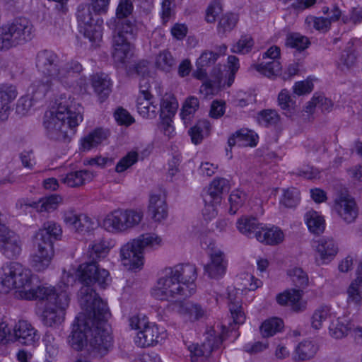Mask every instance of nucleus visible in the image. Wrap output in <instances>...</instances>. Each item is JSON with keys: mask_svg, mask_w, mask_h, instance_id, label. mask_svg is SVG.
<instances>
[{"mask_svg": "<svg viewBox=\"0 0 362 362\" xmlns=\"http://www.w3.org/2000/svg\"><path fill=\"white\" fill-rule=\"evenodd\" d=\"M34 276L30 269L18 262L4 265L0 270V290L8 293L12 288L18 290L17 296L25 300H47L42 313V321L48 327L60 324L64 320V310L69 304L66 289L33 286Z\"/></svg>", "mask_w": 362, "mask_h": 362, "instance_id": "1", "label": "nucleus"}, {"mask_svg": "<svg viewBox=\"0 0 362 362\" xmlns=\"http://www.w3.org/2000/svg\"><path fill=\"white\" fill-rule=\"evenodd\" d=\"M35 66L45 79L35 81L33 83V91L45 97L52 86V81L57 80L66 86H73L74 79L83 71L80 62L71 59L62 60L54 52L49 49L40 50L37 53Z\"/></svg>", "mask_w": 362, "mask_h": 362, "instance_id": "2", "label": "nucleus"}, {"mask_svg": "<svg viewBox=\"0 0 362 362\" xmlns=\"http://www.w3.org/2000/svg\"><path fill=\"white\" fill-rule=\"evenodd\" d=\"M83 107L70 97L61 98L55 110L46 112L43 124L52 140L69 141L75 129L83 120Z\"/></svg>", "mask_w": 362, "mask_h": 362, "instance_id": "3", "label": "nucleus"}, {"mask_svg": "<svg viewBox=\"0 0 362 362\" xmlns=\"http://www.w3.org/2000/svg\"><path fill=\"white\" fill-rule=\"evenodd\" d=\"M132 11L133 4L130 0H119L112 34V55L115 62L122 64L131 55V51L134 48L132 41L137 35L134 22L127 18Z\"/></svg>", "mask_w": 362, "mask_h": 362, "instance_id": "4", "label": "nucleus"}, {"mask_svg": "<svg viewBox=\"0 0 362 362\" xmlns=\"http://www.w3.org/2000/svg\"><path fill=\"white\" fill-rule=\"evenodd\" d=\"M95 307L89 308L90 316L94 325H90L88 351L94 358L106 355L112 345V337L106 328V322L110 315L107 303L96 301Z\"/></svg>", "mask_w": 362, "mask_h": 362, "instance_id": "5", "label": "nucleus"}, {"mask_svg": "<svg viewBox=\"0 0 362 362\" xmlns=\"http://www.w3.org/2000/svg\"><path fill=\"white\" fill-rule=\"evenodd\" d=\"M77 276L83 286L79 291L78 298L81 306L85 310L95 307L96 301H103L91 286L98 284L105 288L110 282L109 272L98 267L95 261L81 264L77 270Z\"/></svg>", "mask_w": 362, "mask_h": 362, "instance_id": "6", "label": "nucleus"}, {"mask_svg": "<svg viewBox=\"0 0 362 362\" xmlns=\"http://www.w3.org/2000/svg\"><path fill=\"white\" fill-rule=\"evenodd\" d=\"M61 226L52 221L42 225L34 237L37 250L31 255L30 265L37 272H43L49 267L54 256L53 243L62 235Z\"/></svg>", "mask_w": 362, "mask_h": 362, "instance_id": "7", "label": "nucleus"}, {"mask_svg": "<svg viewBox=\"0 0 362 362\" xmlns=\"http://www.w3.org/2000/svg\"><path fill=\"white\" fill-rule=\"evenodd\" d=\"M162 245L163 240L157 234L153 233L141 234L121 247V262L129 269H139L144 264V252L156 250Z\"/></svg>", "mask_w": 362, "mask_h": 362, "instance_id": "8", "label": "nucleus"}, {"mask_svg": "<svg viewBox=\"0 0 362 362\" xmlns=\"http://www.w3.org/2000/svg\"><path fill=\"white\" fill-rule=\"evenodd\" d=\"M181 273L179 269H170L165 276L158 280L151 295L159 300L169 301L166 309L169 312L181 313Z\"/></svg>", "mask_w": 362, "mask_h": 362, "instance_id": "9", "label": "nucleus"}, {"mask_svg": "<svg viewBox=\"0 0 362 362\" xmlns=\"http://www.w3.org/2000/svg\"><path fill=\"white\" fill-rule=\"evenodd\" d=\"M33 26L26 18H16L0 27V50L23 45L33 38Z\"/></svg>", "mask_w": 362, "mask_h": 362, "instance_id": "10", "label": "nucleus"}, {"mask_svg": "<svg viewBox=\"0 0 362 362\" xmlns=\"http://www.w3.org/2000/svg\"><path fill=\"white\" fill-rule=\"evenodd\" d=\"M90 1L92 9L95 13L94 15L92 13L90 7L79 6L77 11V19L80 33H83L84 37L90 42H95L102 37L103 20L99 18L98 14L105 13L108 5L104 11H98L94 9L92 1Z\"/></svg>", "mask_w": 362, "mask_h": 362, "instance_id": "11", "label": "nucleus"}, {"mask_svg": "<svg viewBox=\"0 0 362 362\" xmlns=\"http://www.w3.org/2000/svg\"><path fill=\"white\" fill-rule=\"evenodd\" d=\"M230 188L228 180L223 177H216L204 191L202 197L205 206L202 213L205 219H211L216 216V204L221 202L222 194L228 192Z\"/></svg>", "mask_w": 362, "mask_h": 362, "instance_id": "12", "label": "nucleus"}, {"mask_svg": "<svg viewBox=\"0 0 362 362\" xmlns=\"http://www.w3.org/2000/svg\"><path fill=\"white\" fill-rule=\"evenodd\" d=\"M85 313H79L72 324V330L68 337L69 346L77 351H81L85 345L88 346L90 325H94V320L90 316V309Z\"/></svg>", "mask_w": 362, "mask_h": 362, "instance_id": "13", "label": "nucleus"}, {"mask_svg": "<svg viewBox=\"0 0 362 362\" xmlns=\"http://www.w3.org/2000/svg\"><path fill=\"white\" fill-rule=\"evenodd\" d=\"M11 342L18 341L25 346H34L40 339V334L30 323L20 320L10 333Z\"/></svg>", "mask_w": 362, "mask_h": 362, "instance_id": "14", "label": "nucleus"}, {"mask_svg": "<svg viewBox=\"0 0 362 362\" xmlns=\"http://www.w3.org/2000/svg\"><path fill=\"white\" fill-rule=\"evenodd\" d=\"M22 250V242L18 235L8 229L0 233V251L8 259L18 257Z\"/></svg>", "mask_w": 362, "mask_h": 362, "instance_id": "15", "label": "nucleus"}, {"mask_svg": "<svg viewBox=\"0 0 362 362\" xmlns=\"http://www.w3.org/2000/svg\"><path fill=\"white\" fill-rule=\"evenodd\" d=\"M210 261L204 265L205 274L214 279H222L227 271L228 260L225 254L221 250L210 252Z\"/></svg>", "mask_w": 362, "mask_h": 362, "instance_id": "16", "label": "nucleus"}, {"mask_svg": "<svg viewBox=\"0 0 362 362\" xmlns=\"http://www.w3.org/2000/svg\"><path fill=\"white\" fill-rule=\"evenodd\" d=\"M334 209L347 223L354 222L358 216L356 204L354 199L347 194H341L335 199Z\"/></svg>", "mask_w": 362, "mask_h": 362, "instance_id": "17", "label": "nucleus"}, {"mask_svg": "<svg viewBox=\"0 0 362 362\" xmlns=\"http://www.w3.org/2000/svg\"><path fill=\"white\" fill-rule=\"evenodd\" d=\"M63 220L66 225L79 233L89 231L94 227V222L89 216L84 214H78L74 209L64 211Z\"/></svg>", "mask_w": 362, "mask_h": 362, "instance_id": "18", "label": "nucleus"}, {"mask_svg": "<svg viewBox=\"0 0 362 362\" xmlns=\"http://www.w3.org/2000/svg\"><path fill=\"white\" fill-rule=\"evenodd\" d=\"M162 339L158 326L149 322L137 332L134 341L138 346L145 348L156 345Z\"/></svg>", "mask_w": 362, "mask_h": 362, "instance_id": "19", "label": "nucleus"}, {"mask_svg": "<svg viewBox=\"0 0 362 362\" xmlns=\"http://www.w3.org/2000/svg\"><path fill=\"white\" fill-rule=\"evenodd\" d=\"M223 341V339L222 336L220 334L216 335L215 334V331L213 329H211L208 331L206 341L202 345L204 351H203L197 344L189 346L188 349L191 354L194 356H200L204 355L205 352L210 354L214 350L219 349Z\"/></svg>", "mask_w": 362, "mask_h": 362, "instance_id": "20", "label": "nucleus"}, {"mask_svg": "<svg viewBox=\"0 0 362 362\" xmlns=\"http://www.w3.org/2000/svg\"><path fill=\"white\" fill-rule=\"evenodd\" d=\"M148 212L151 218L157 222H160L167 218L168 213L165 194L159 193L151 195Z\"/></svg>", "mask_w": 362, "mask_h": 362, "instance_id": "21", "label": "nucleus"}, {"mask_svg": "<svg viewBox=\"0 0 362 362\" xmlns=\"http://www.w3.org/2000/svg\"><path fill=\"white\" fill-rule=\"evenodd\" d=\"M103 225L105 230L111 233L127 231L124 210H115L107 214L103 220Z\"/></svg>", "mask_w": 362, "mask_h": 362, "instance_id": "22", "label": "nucleus"}, {"mask_svg": "<svg viewBox=\"0 0 362 362\" xmlns=\"http://www.w3.org/2000/svg\"><path fill=\"white\" fill-rule=\"evenodd\" d=\"M197 269L194 264H182V296H191L196 293Z\"/></svg>", "mask_w": 362, "mask_h": 362, "instance_id": "23", "label": "nucleus"}, {"mask_svg": "<svg viewBox=\"0 0 362 362\" xmlns=\"http://www.w3.org/2000/svg\"><path fill=\"white\" fill-rule=\"evenodd\" d=\"M256 239L267 245H276L283 242L284 234L281 228L272 226L271 227L262 226Z\"/></svg>", "mask_w": 362, "mask_h": 362, "instance_id": "24", "label": "nucleus"}, {"mask_svg": "<svg viewBox=\"0 0 362 362\" xmlns=\"http://www.w3.org/2000/svg\"><path fill=\"white\" fill-rule=\"evenodd\" d=\"M94 177L88 170L71 171L60 176V181L69 187H78L90 182Z\"/></svg>", "mask_w": 362, "mask_h": 362, "instance_id": "25", "label": "nucleus"}, {"mask_svg": "<svg viewBox=\"0 0 362 362\" xmlns=\"http://www.w3.org/2000/svg\"><path fill=\"white\" fill-rule=\"evenodd\" d=\"M91 84L100 102H103L111 92V81L109 76L104 74H95L91 76Z\"/></svg>", "mask_w": 362, "mask_h": 362, "instance_id": "26", "label": "nucleus"}, {"mask_svg": "<svg viewBox=\"0 0 362 362\" xmlns=\"http://www.w3.org/2000/svg\"><path fill=\"white\" fill-rule=\"evenodd\" d=\"M302 291L300 289H291L285 291L276 296V301L281 305H290L295 312L302 310L300 299Z\"/></svg>", "mask_w": 362, "mask_h": 362, "instance_id": "27", "label": "nucleus"}, {"mask_svg": "<svg viewBox=\"0 0 362 362\" xmlns=\"http://www.w3.org/2000/svg\"><path fill=\"white\" fill-rule=\"evenodd\" d=\"M317 252L319 253L322 264L331 261L338 252V246L332 238H323L317 241L316 246Z\"/></svg>", "mask_w": 362, "mask_h": 362, "instance_id": "28", "label": "nucleus"}, {"mask_svg": "<svg viewBox=\"0 0 362 362\" xmlns=\"http://www.w3.org/2000/svg\"><path fill=\"white\" fill-rule=\"evenodd\" d=\"M262 226V224L259 223L257 218L247 216L240 218L236 223L239 232L250 238H256L257 233Z\"/></svg>", "mask_w": 362, "mask_h": 362, "instance_id": "29", "label": "nucleus"}, {"mask_svg": "<svg viewBox=\"0 0 362 362\" xmlns=\"http://www.w3.org/2000/svg\"><path fill=\"white\" fill-rule=\"evenodd\" d=\"M153 95H139L136 100L138 113L144 118H155L157 115V105L152 101Z\"/></svg>", "mask_w": 362, "mask_h": 362, "instance_id": "30", "label": "nucleus"}, {"mask_svg": "<svg viewBox=\"0 0 362 362\" xmlns=\"http://www.w3.org/2000/svg\"><path fill=\"white\" fill-rule=\"evenodd\" d=\"M107 138V132L102 128H97L81 139L80 150L88 151L98 146Z\"/></svg>", "mask_w": 362, "mask_h": 362, "instance_id": "31", "label": "nucleus"}, {"mask_svg": "<svg viewBox=\"0 0 362 362\" xmlns=\"http://www.w3.org/2000/svg\"><path fill=\"white\" fill-rule=\"evenodd\" d=\"M352 327V324L346 318L338 317L331 320L329 333L335 339H341L348 334Z\"/></svg>", "mask_w": 362, "mask_h": 362, "instance_id": "32", "label": "nucleus"}, {"mask_svg": "<svg viewBox=\"0 0 362 362\" xmlns=\"http://www.w3.org/2000/svg\"><path fill=\"white\" fill-rule=\"evenodd\" d=\"M318 350L317 346L312 341L305 340L296 346L293 359L295 361H306L314 357Z\"/></svg>", "mask_w": 362, "mask_h": 362, "instance_id": "33", "label": "nucleus"}, {"mask_svg": "<svg viewBox=\"0 0 362 362\" xmlns=\"http://www.w3.org/2000/svg\"><path fill=\"white\" fill-rule=\"evenodd\" d=\"M206 316V310L200 305L193 303H182V318L190 322L203 319Z\"/></svg>", "mask_w": 362, "mask_h": 362, "instance_id": "34", "label": "nucleus"}, {"mask_svg": "<svg viewBox=\"0 0 362 362\" xmlns=\"http://www.w3.org/2000/svg\"><path fill=\"white\" fill-rule=\"evenodd\" d=\"M178 103L174 95L165 94L160 102L159 109L160 119H170L175 115Z\"/></svg>", "mask_w": 362, "mask_h": 362, "instance_id": "35", "label": "nucleus"}, {"mask_svg": "<svg viewBox=\"0 0 362 362\" xmlns=\"http://www.w3.org/2000/svg\"><path fill=\"white\" fill-rule=\"evenodd\" d=\"M33 95H26L21 97L16 104V112L20 116L26 115L31 107L34 105L35 103L44 97L40 96L39 93L33 91V85L31 86Z\"/></svg>", "mask_w": 362, "mask_h": 362, "instance_id": "36", "label": "nucleus"}, {"mask_svg": "<svg viewBox=\"0 0 362 362\" xmlns=\"http://www.w3.org/2000/svg\"><path fill=\"white\" fill-rule=\"evenodd\" d=\"M110 243L104 238H99L93 242L88 247L90 259L95 261L105 257L110 251Z\"/></svg>", "mask_w": 362, "mask_h": 362, "instance_id": "37", "label": "nucleus"}, {"mask_svg": "<svg viewBox=\"0 0 362 362\" xmlns=\"http://www.w3.org/2000/svg\"><path fill=\"white\" fill-rule=\"evenodd\" d=\"M284 328V322L279 317H272L264 321L260 326L263 337H270L281 332Z\"/></svg>", "mask_w": 362, "mask_h": 362, "instance_id": "38", "label": "nucleus"}, {"mask_svg": "<svg viewBox=\"0 0 362 362\" xmlns=\"http://www.w3.org/2000/svg\"><path fill=\"white\" fill-rule=\"evenodd\" d=\"M305 220L310 232L320 234L324 231L325 220L317 211H308L305 215Z\"/></svg>", "mask_w": 362, "mask_h": 362, "instance_id": "39", "label": "nucleus"}, {"mask_svg": "<svg viewBox=\"0 0 362 362\" xmlns=\"http://www.w3.org/2000/svg\"><path fill=\"white\" fill-rule=\"evenodd\" d=\"M348 302L357 307L362 305V277L358 276L349 285L348 290Z\"/></svg>", "mask_w": 362, "mask_h": 362, "instance_id": "40", "label": "nucleus"}, {"mask_svg": "<svg viewBox=\"0 0 362 362\" xmlns=\"http://www.w3.org/2000/svg\"><path fill=\"white\" fill-rule=\"evenodd\" d=\"M310 45L309 39L299 33H288L286 38V47L296 49L299 52L305 50Z\"/></svg>", "mask_w": 362, "mask_h": 362, "instance_id": "41", "label": "nucleus"}, {"mask_svg": "<svg viewBox=\"0 0 362 362\" xmlns=\"http://www.w3.org/2000/svg\"><path fill=\"white\" fill-rule=\"evenodd\" d=\"M228 300V308L233 323L238 325L243 324L245 321V315L243 310L240 299L236 298L233 299L230 295Z\"/></svg>", "mask_w": 362, "mask_h": 362, "instance_id": "42", "label": "nucleus"}, {"mask_svg": "<svg viewBox=\"0 0 362 362\" xmlns=\"http://www.w3.org/2000/svg\"><path fill=\"white\" fill-rule=\"evenodd\" d=\"M334 313L332 312V308L329 305H321L317 308L312 316V327L315 329H319L322 327V322L327 319H332Z\"/></svg>", "mask_w": 362, "mask_h": 362, "instance_id": "43", "label": "nucleus"}, {"mask_svg": "<svg viewBox=\"0 0 362 362\" xmlns=\"http://www.w3.org/2000/svg\"><path fill=\"white\" fill-rule=\"evenodd\" d=\"M257 121L265 127L276 126L280 121V116L274 110H263L257 113Z\"/></svg>", "mask_w": 362, "mask_h": 362, "instance_id": "44", "label": "nucleus"}, {"mask_svg": "<svg viewBox=\"0 0 362 362\" xmlns=\"http://www.w3.org/2000/svg\"><path fill=\"white\" fill-rule=\"evenodd\" d=\"M318 107L322 112H330L333 107V103L330 99L322 94H315L306 106L307 112H311L313 108Z\"/></svg>", "mask_w": 362, "mask_h": 362, "instance_id": "45", "label": "nucleus"}, {"mask_svg": "<svg viewBox=\"0 0 362 362\" xmlns=\"http://www.w3.org/2000/svg\"><path fill=\"white\" fill-rule=\"evenodd\" d=\"M300 199L299 190L295 187H290L283 189L280 204L286 208H293L299 204Z\"/></svg>", "mask_w": 362, "mask_h": 362, "instance_id": "46", "label": "nucleus"}, {"mask_svg": "<svg viewBox=\"0 0 362 362\" xmlns=\"http://www.w3.org/2000/svg\"><path fill=\"white\" fill-rule=\"evenodd\" d=\"M247 199V194L243 190L239 189L233 190L229 196V213L230 214H235L236 212L240 209L245 203Z\"/></svg>", "mask_w": 362, "mask_h": 362, "instance_id": "47", "label": "nucleus"}, {"mask_svg": "<svg viewBox=\"0 0 362 362\" xmlns=\"http://www.w3.org/2000/svg\"><path fill=\"white\" fill-rule=\"evenodd\" d=\"M238 21V17L235 13H228L223 15L218 24V33L224 35L226 33L230 32L235 27Z\"/></svg>", "mask_w": 362, "mask_h": 362, "instance_id": "48", "label": "nucleus"}, {"mask_svg": "<svg viewBox=\"0 0 362 362\" xmlns=\"http://www.w3.org/2000/svg\"><path fill=\"white\" fill-rule=\"evenodd\" d=\"M255 69L264 76L272 78L277 76L281 69V66L278 60H272L265 63L255 65Z\"/></svg>", "mask_w": 362, "mask_h": 362, "instance_id": "49", "label": "nucleus"}, {"mask_svg": "<svg viewBox=\"0 0 362 362\" xmlns=\"http://www.w3.org/2000/svg\"><path fill=\"white\" fill-rule=\"evenodd\" d=\"M287 274L293 284L299 288H305L308 284V274L300 267H295L288 269Z\"/></svg>", "mask_w": 362, "mask_h": 362, "instance_id": "50", "label": "nucleus"}, {"mask_svg": "<svg viewBox=\"0 0 362 362\" xmlns=\"http://www.w3.org/2000/svg\"><path fill=\"white\" fill-rule=\"evenodd\" d=\"M254 46V40L249 35H242L239 40L234 44L230 51L233 53L245 54L249 53Z\"/></svg>", "mask_w": 362, "mask_h": 362, "instance_id": "51", "label": "nucleus"}, {"mask_svg": "<svg viewBox=\"0 0 362 362\" xmlns=\"http://www.w3.org/2000/svg\"><path fill=\"white\" fill-rule=\"evenodd\" d=\"M17 95L16 86L8 84L0 86V105H4V109H7V105L17 97Z\"/></svg>", "mask_w": 362, "mask_h": 362, "instance_id": "52", "label": "nucleus"}, {"mask_svg": "<svg viewBox=\"0 0 362 362\" xmlns=\"http://www.w3.org/2000/svg\"><path fill=\"white\" fill-rule=\"evenodd\" d=\"M239 146H255L258 136L252 131L243 129L237 131Z\"/></svg>", "mask_w": 362, "mask_h": 362, "instance_id": "53", "label": "nucleus"}, {"mask_svg": "<svg viewBox=\"0 0 362 362\" xmlns=\"http://www.w3.org/2000/svg\"><path fill=\"white\" fill-rule=\"evenodd\" d=\"M198 107L197 98L191 96L185 100L182 104V120L185 124H187L188 120L193 116Z\"/></svg>", "mask_w": 362, "mask_h": 362, "instance_id": "54", "label": "nucleus"}, {"mask_svg": "<svg viewBox=\"0 0 362 362\" xmlns=\"http://www.w3.org/2000/svg\"><path fill=\"white\" fill-rule=\"evenodd\" d=\"M127 230L139 225L144 218V213L141 210L127 209L124 210Z\"/></svg>", "mask_w": 362, "mask_h": 362, "instance_id": "55", "label": "nucleus"}, {"mask_svg": "<svg viewBox=\"0 0 362 362\" xmlns=\"http://www.w3.org/2000/svg\"><path fill=\"white\" fill-rule=\"evenodd\" d=\"M174 63V59L168 51H163L156 57V66L163 71H169Z\"/></svg>", "mask_w": 362, "mask_h": 362, "instance_id": "56", "label": "nucleus"}, {"mask_svg": "<svg viewBox=\"0 0 362 362\" xmlns=\"http://www.w3.org/2000/svg\"><path fill=\"white\" fill-rule=\"evenodd\" d=\"M59 199V197L56 195L43 197L36 204V208L40 212L54 211L58 206Z\"/></svg>", "mask_w": 362, "mask_h": 362, "instance_id": "57", "label": "nucleus"}, {"mask_svg": "<svg viewBox=\"0 0 362 362\" xmlns=\"http://www.w3.org/2000/svg\"><path fill=\"white\" fill-rule=\"evenodd\" d=\"M209 126V122L206 121H199L194 126L191 127L188 134L191 138V141L194 144H199L203 140V130L206 129Z\"/></svg>", "mask_w": 362, "mask_h": 362, "instance_id": "58", "label": "nucleus"}, {"mask_svg": "<svg viewBox=\"0 0 362 362\" xmlns=\"http://www.w3.org/2000/svg\"><path fill=\"white\" fill-rule=\"evenodd\" d=\"M278 103L280 107L286 111V115L291 114L294 110L295 102L291 98L288 90L283 89L278 95Z\"/></svg>", "mask_w": 362, "mask_h": 362, "instance_id": "59", "label": "nucleus"}, {"mask_svg": "<svg viewBox=\"0 0 362 362\" xmlns=\"http://www.w3.org/2000/svg\"><path fill=\"white\" fill-rule=\"evenodd\" d=\"M137 160L138 153L135 151H131L122 158L117 163L115 171L119 173H122L136 163Z\"/></svg>", "mask_w": 362, "mask_h": 362, "instance_id": "60", "label": "nucleus"}, {"mask_svg": "<svg viewBox=\"0 0 362 362\" xmlns=\"http://www.w3.org/2000/svg\"><path fill=\"white\" fill-rule=\"evenodd\" d=\"M305 22L308 24H313V28L322 33L327 32L331 27V23L327 18L310 16L305 19Z\"/></svg>", "mask_w": 362, "mask_h": 362, "instance_id": "61", "label": "nucleus"}, {"mask_svg": "<svg viewBox=\"0 0 362 362\" xmlns=\"http://www.w3.org/2000/svg\"><path fill=\"white\" fill-rule=\"evenodd\" d=\"M222 11V6L220 1L214 0L208 6L206 11V21L208 23H214L216 16Z\"/></svg>", "mask_w": 362, "mask_h": 362, "instance_id": "62", "label": "nucleus"}, {"mask_svg": "<svg viewBox=\"0 0 362 362\" xmlns=\"http://www.w3.org/2000/svg\"><path fill=\"white\" fill-rule=\"evenodd\" d=\"M218 58V54L216 52L211 51L204 52L201 56L197 59L196 65L209 67L213 65Z\"/></svg>", "mask_w": 362, "mask_h": 362, "instance_id": "63", "label": "nucleus"}, {"mask_svg": "<svg viewBox=\"0 0 362 362\" xmlns=\"http://www.w3.org/2000/svg\"><path fill=\"white\" fill-rule=\"evenodd\" d=\"M115 118L120 125L129 126L134 122V117L122 107H119L115 112Z\"/></svg>", "mask_w": 362, "mask_h": 362, "instance_id": "64", "label": "nucleus"}]
</instances>
